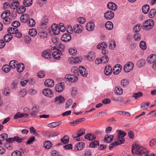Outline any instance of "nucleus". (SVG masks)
Returning <instances> with one entry per match:
<instances>
[{"mask_svg": "<svg viewBox=\"0 0 156 156\" xmlns=\"http://www.w3.org/2000/svg\"><path fill=\"white\" fill-rule=\"evenodd\" d=\"M131 150L132 153L133 154L142 155L146 153L145 156H155V154L153 153L149 155L147 150L137 143H135L133 144Z\"/></svg>", "mask_w": 156, "mask_h": 156, "instance_id": "obj_1", "label": "nucleus"}, {"mask_svg": "<svg viewBox=\"0 0 156 156\" xmlns=\"http://www.w3.org/2000/svg\"><path fill=\"white\" fill-rule=\"evenodd\" d=\"M154 25V21L152 19H149L145 21L143 25L144 29L150 30L153 27Z\"/></svg>", "mask_w": 156, "mask_h": 156, "instance_id": "obj_2", "label": "nucleus"}, {"mask_svg": "<svg viewBox=\"0 0 156 156\" xmlns=\"http://www.w3.org/2000/svg\"><path fill=\"white\" fill-rule=\"evenodd\" d=\"M118 134V137H117L118 141L121 144H122L125 141L124 137L126 135V133L123 130H119Z\"/></svg>", "mask_w": 156, "mask_h": 156, "instance_id": "obj_3", "label": "nucleus"}, {"mask_svg": "<svg viewBox=\"0 0 156 156\" xmlns=\"http://www.w3.org/2000/svg\"><path fill=\"white\" fill-rule=\"evenodd\" d=\"M134 64L132 62H127L123 67L124 71L126 73H127L131 71L133 68Z\"/></svg>", "mask_w": 156, "mask_h": 156, "instance_id": "obj_4", "label": "nucleus"}, {"mask_svg": "<svg viewBox=\"0 0 156 156\" xmlns=\"http://www.w3.org/2000/svg\"><path fill=\"white\" fill-rule=\"evenodd\" d=\"M65 81H69L72 83H75L77 81L78 78L74 75L68 74L65 76Z\"/></svg>", "mask_w": 156, "mask_h": 156, "instance_id": "obj_5", "label": "nucleus"}, {"mask_svg": "<svg viewBox=\"0 0 156 156\" xmlns=\"http://www.w3.org/2000/svg\"><path fill=\"white\" fill-rule=\"evenodd\" d=\"M48 21V17L46 16H44L41 21L40 27L41 29H44L47 27V24Z\"/></svg>", "mask_w": 156, "mask_h": 156, "instance_id": "obj_6", "label": "nucleus"}, {"mask_svg": "<svg viewBox=\"0 0 156 156\" xmlns=\"http://www.w3.org/2000/svg\"><path fill=\"white\" fill-rule=\"evenodd\" d=\"M43 94L45 96L51 98L53 97V94L52 90L50 88L44 89L43 90Z\"/></svg>", "mask_w": 156, "mask_h": 156, "instance_id": "obj_7", "label": "nucleus"}, {"mask_svg": "<svg viewBox=\"0 0 156 156\" xmlns=\"http://www.w3.org/2000/svg\"><path fill=\"white\" fill-rule=\"evenodd\" d=\"M114 16V12L111 10L107 11L104 14V17L107 20H111L113 18Z\"/></svg>", "mask_w": 156, "mask_h": 156, "instance_id": "obj_8", "label": "nucleus"}, {"mask_svg": "<svg viewBox=\"0 0 156 156\" xmlns=\"http://www.w3.org/2000/svg\"><path fill=\"white\" fill-rule=\"evenodd\" d=\"M42 56L46 59L51 58V51L48 49L44 51L42 53Z\"/></svg>", "mask_w": 156, "mask_h": 156, "instance_id": "obj_9", "label": "nucleus"}, {"mask_svg": "<svg viewBox=\"0 0 156 156\" xmlns=\"http://www.w3.org/2000/svg\"><path fill=\"white\" fill-rule=\"evenodd\" d=\"M29 115V114L27 113H21L20 112H18L14 115V119H17L18 118L22 117H27Z\"/></svg>", "mask_w": 156, "mask_h": 156, "instance_id": "obj_10", "label": "nucleus"}, {"mask_svg": "<svg viewBox=\"0 0 156 156\" xmlns=\"http://www.w3.org/2000/svg\"><path fill=\"white\" fill-rule=\"evenodd\" d=\"M83 30V27L80 24H76L73 27V30L76 33L79 34L81 33Z\"/></svg>", "mask_w": 156, "mask_h": 156, "instance_id": "obj_11", "label": "nucleus"}, {"mask_svg": "<svg viewBox=\"0 0 156 156\" xmlns=\"http://www.w3.org/2000/svg\"><path fill=\"white\" fill-rule=\"evenodd\" d=\"M147 62L150 64L156 62V55L152 54L149 55L147 59Z\"/></svg>", "mask_w": 156, "mask_h": 156, "instance_id": "obj_12", "label": "nucleus"}, {"mask_svg": "<svg viewBox=\"0 0 156 156\" xmlns=\"http://www.w3.org/2000/svg\"><path fill=\"white\" fill-rule=\"evenodd\" d=\"M65 100L62 96L60 95L56 97L55 99L54 102L58 104H60L65 101Z\"/></svg>", "mask_w": 156, "mask_h": 156, "instance_id": "obj_13", "label": "nucleus"}, {"mask_svg": "<svg viewBox=\"0 0 156 156\" xmlns=\"http://www.w3.org/2000/svg\"><path fill=\"white\" fill-rule=\"evenodd\" d=\"M64 83L62 82L58 83L55 86V89L57 92L60 93L62 92L64 88Z\"/></svg>", "mask_w": 156, "mask_h": 156, "instance_id": "obj_14", "label": "nucleus"}, {"mask_svg": "<svg viewBox=\"0 0 156 156\" xmlns=\"http://www.w3.org/2000/svg\"><path fill=\"white\" fill-rule=\"evenodd\" d=\"M51 29L54 34L58 35L59 33V29L58 25L56 24H53L51 26Z\"/></svg>", "mask_w": 156, "mask_h": 156, "instance_id": "obj_15", "label": "nucleus"}, {"mask_svg": "<svg viewBox=\"0 0 156 156\" xmlns=\"http://www.w3.org/2000/svg\"><path fill=\"white\" fill-rule=\"evenodd\" d=\"M71 39V35L68 34H64L61 37V40L65 42L69 41Z\"/></svg>", "mask_w": 156, "mask_h": 156, "instance_id": "obj_16", "label": "nucleus"}, {"mask_svg": "<svg viewBox=\"0 0 156 156\" xmlns=\"http://www.w3.org/2000/svg\"><path fill=\"white\" fill-rule=\"evenodd\" d=\"M29 16L28 14H24L22 15L20 17L21 21L23 23H26L28 22Z\"/></svg>", "mask_w": 156, "mask_h": 156, "instance_id": "obj_17", "label": "nucleus"}, {"mask_svg": "<svg viewBox=\"0 0 156 156\" xmlns=\"http://www.w3.org/2000/svg\"><path fill=\"white\" fill-rule=\"evenodd\" d=\"M85 144L83 142H79L76 145L74 149L76 151L81 150L83 148Z\"/></svg>", "mask_w": 156, "mask_h": 156, "instance_id": "obj_18", "label": "nucleus"}, {"mask_svg": "<svg viewBox=\"0 0 156 156\" xmlns=\"http://www.w3.org/2000/svg\"><path fill=\"white\" fill-rule=\"evenodd\" d=\"M112 67L110 65H107L104 70V73L105 75H110L112 73Z\"/></svg>", "mask_w": 156, "mask_h": 156, "instance_id": "obj_19", "label": "nucleus"}, {"mask_svg": "<svg viewBox=\"0 0 156 156\" xmlns=\"http://www.w3.org/2000/svg\"><path fill=\"white\" fill-rule=\"evenodd\" d=\"M108 9L112 10L115 11L117 8V5L114 3L112 2H109L107 5Z\"/></svg>", "mask_w": 156, "mask_h": 156, "instance_id": "obj_20", "label": "nucleus"}, {"mask_svg": "<svg viewBox=\"0 0 156 156\" xmlns=\"http://www.w3.org/2000/svg\"><path fill=\"white\" fill-rule=\"evenodd\" d=\"M44 84L48 87H52L54 84V81L51 79H47L45 81Z\"/></svg>", "mask_w": 156, "mask_h": 156, "instance_id": "obj_21", "label": "nucleus"}, {"mask_svg": "<svg viewBox=\"0 0 156 156\" xmlns=\"http://www.w3.org/2000/svg\"><path fill=\"white\" fill-rule=\"evenodd\" d=\"M62 52H58L57 51H54L52 53V56L55 59L57 60H59L61 56L62 55Z\"/></svg>", "mask_w": 156, "mask_h": 156, "instance_id": "obj_22", "label": "nucleus"}, {"mask_svg": "<svg viewBox=\"0 0 156 156\" xmlns=\"http://www.w3.org/2000/svg\"><path fill=\"white\" fill-rule=\"evenodd\" d=\"M94 25L93 22L88 23L86 26V29L88 31L93 30L94 29Z\"/></svg>", "mask_w": 156, "mask_h": 156, "instance_id": "obj_23", "label": "nucleus"}, {"mask_svg": "<svg viewBox=\"0 0 156 156\" xmlns=\"http://www.w3.org/2000/svg\"><path fill=\"white\" fill-rule=\"evenodd\" d=\"M85 138L89 140H92L96 138L95 136L93 134H87L84 136Z\"/></svg>", "mask_w": 156, "mask_h": 156, "instance_id": "obj_24", "label": "nucleus"}, {"mask_svg": "<svg viewBox=\"0 0 156 156\" xmlns=\"http://www.w3.org/2000/svg\"><path fill=\"white\" fill-rule=\"evenodd\" d=\"M52 146V144L50 141L46 140L43 143V146L45 149H49Z\"/></svg>", "mask_w": 156, "mask_h": 156, "instance_id": "obj_25", "label": "nucleus"}, {"mask_svg": "<svg viewBox=\"0 0 156 156\" xmlns=\"http://www.w3.org/2000/svg\"><path fill=\"white\" fill-rule=\"evenodd\" d=\"M79 71L81 75L83 76H86L87 74L85 69L83 66L80 67L79 68Z\"/></svg>", "mask_w": 156, "mask_h": 156, "instance_id": "obj_26", "label": "nucleus"}, {"mask_svg": "<svg viewBox=\"0 0 156 156\" xmlns=\"http://www.w3.org/2000/svg\"><path fill=\"white\" fill-rule=\"evenodd\" d=\"M114 136L112 135H106L104 138V140L107 143L111 142L113 139Z\"/></svg>", "mask_w": 156, "mask_h": 156, "instance_id": "obj_27", "label": "nucleus"}, {"mask_svg": "<svg viewBox=\"0 0 156 156\" xmlns=\"http://www.w3.org/2000/svg\"><path fill=\"white\" fill-rule=\"evenodd\" d=\"M61 122H53L48 124V126L51 128H55L61 124Z\"/></svg>", "mask_w": 156, "mask_h": 156, "instance_id": "obj_28", "label": "nucleus"}, {"mask_svg": "<svg viewBox=\"0 0 156 156\" xmlns=\"http://www.w3.org/2000/svg\"><path fill=\"white\" fill-rule=\"evenodd\" d=\"M105 27L108 30H111L113 29V25L112 22L110 21H108L105 24Z\"/></svg>", "mask_w": 156, "mask_h": 156, "instance_id": "obj_29", "label": "nucleus"}, {"mask_svg": "<svg viewBox=\"0 0 156 156\" xmlns=\"http://www.w3.org/2000/svg\"><path fill=\"white\" fill-rule=\"evenodd\" d=\"M95 55L93 51L90 52L88 54L87 58L90 61H92L94 59Z\"/></svg>", "mask_w": 156, "mask_h": 156, "instance_id": "obj_30", "label": "nucleus"}, {"mask_svg": "<svg viewBox=\"0 0 156 156\" xmlns=\"http://www.w3.org/2000/svg\"><path fill=\"white\" fill-rule=\"evenodd\" d=\"M115 92L117 94L121 95L122 94L123 90L120 87L117 86L115 88Z\"/></svg>", "mask_w": 156, "mask_h": 156, "instance_id": "obj_31", "label": "nucleus"}, {"mask_svg": "<svg viewBox=\"0 0 156 156\" xmlns=\"http://www.w3.org/2000/svg\"><path fill=\"white\" fill-rule=\"evenodd\" d=\"M18 62L17 61L15 60H12L9 63V66L10 68L12 69L16 68L17 67V64Z\"/></svg>", "mask_w": 156, "mask_h": 156, "instance_id": "obj_32", "label": "nucleus"}, {"mask_svg": "<svg viewBox=\"0 0 156 156\" xmlns=\"http://www.w3.org/2000/svg\"><path fill=\"white\" fill-rule=\"evenodd\" d=\"M146 63L145 60L141 59L139 60L136 63V65L138 67L140 68L144 66Z\"/></svg>", "mask_w": 156, "mask_h": 156, "instance_id": "obj_33", "label": "nucleus"}, {"mask_svg": "<svg viewBox=\"0 0 156 156\" xmlns=\"http://www.w3.org/2000/svg\"><path fill=\"white\" fill-rule=\"evenodd\" d=\"M17 70L19 73L22 72L24 68V66L22 63H20L17 64Z\"/></svg>", "mask_w": 156, "mask_h": 156, "instance_id": "obj_34", "label": "nucleus"}, {"mask_svg": "<svg viewBox=\"0 0 156 156\" xmlns=\"http://www.w3.org/2000/svg\"><path fill=\"white\" fill-rule=\"evenodd\" d=\"M121 84L123 87H127L129 85V81L126 79H123L121 82Z\"/></svg>", "mask_w": 156, "mask_h": 156, "instance_id": "obj_35", "label": "nucleus"}, {"mask_svg": "<svg viewBox=\"0 0 156 156\" xmlns=\"http://www.w3.org/2000/svg\"><path fill=\"white\" fill-rule=\"evenodd\" d=\"M150 9V6L149 5L145 4L142 8L143 12L145 14H147Z\"/></svg>", "mask_w": 156, "mask_h": 156, "instance_id": "obj_36", "label": "nucleus"}, {"mask_svg": "<svg viewBox=\"0 0 156 156\" xmlns=\"http://www.w3.org/2000/svg\"><path fill=\"white\" fill-rule=\"evenodd\" d=\"M10 14V12L9 10H5L1 14V17L2 19L7 18L9 16Z\"/></svg>", "mask_w": 156, "mask_h": 156, "instance_id": "obj_37", "label": "nucleus"}, {"mask_svg": "<svg viewBox=\"0 0 156 156\" xmlns=\"http://www.w3.org/2000/svg\"><path fill=\"white\" fill-rule=\"evenodd\" d=\"M26 11V8L23 6H20L16 10V12L19 14H22Z\"/></svg>", "mask_w": 156, "mask_h": 156, "instance_id": "obj_38", "label": "nucleus"}, {"mask_svg": "<svg viewBox=\"0 0 156 156\" xmlns=\"http://www.w3.org/2000/svg\"><path fill=\"white\" fill-rule=\"evenodd\" d=\"M17 30L16 28L9 27L8 29L7 32L9 33L14 35L16 32H17Z\"/></svg>", "mask_w": 156, "mask_h": 156, "instance_id": "obj_39", "label": "nucleus"}, {"mask_svg": "<svg viewBox=\"0 0 156 156\" xmlns=\"http://www.w3.org/2000/svg\"><path fill=\"white\" fill-rule=\"evenodd\" d=\"M29 35L31 37H34L37 34V32L36 29H30L29 31Z\"/></svg>", "mask_w": 156, "mask_h": 156, "instance_id": "obj_40", "label": "nucleus"}, {"mask_svg": "<svg viewBox=\"0 0 156 156\" xmlns=\"http://www.w3.org/2000/svg\"><path fill=\"white\" fill-rule=\"evenodd\" d=\"M23 3L25 6L29 7L32 3V0H24Z\"/></svg>", "mask_w": 156, "mask_h": 156, "instance_id": "obj_41", "label": "nucleus"}, {"mask_svg": "<svg viewBox=\"0 0 156 156\" xmlns=\"http://www.w3.org/2000/svg\"><path fill=\"white\" fill-rule=\"evenodd\" d=\"M19 3L18 1H17L16 0H13V2L11 4V8H13V9H15V8H17V6L19 5Z\"/></svg>", "mask_w": 156, "mask_h": 156, "instance_id": "obj_42", "label": "nucleus"}, {"mask_svg": "<svg viewBox=\"0 0 156 156\" xmlns=\"http://www.w3.org/2000/svg\"><path fill=\"white\" fill-rule=\"evenodd\" d=\"M12 38V37L11 36V35L9 34H5L3 37L4 41L7 42H9Z\"/></svg>", "mask_w": 156, "mask_h": 156, "instance_id": "obj_43", "label": "nucleus"}, {"mask_svg": "<svg viewBox=\"0 0 156 156\" xmlns=\"http://www.w3.org/2000/svg\"><path fill=\"white\" fill-rule=\"evenodd\" d=\"M2 69L5 73H7L10 70L11 68L9 65H5L2 67Z\"/></svg>", "mask_w": 156, "mask_h": 156, "instance_id": "obj_44", "label": "nucleus"}, {"mask_svg": "<svg viewBox=\"0 0 156 156\" xmlns=\"http://www.w3.org/2000/svg\"><path fill=\"white\" fill-rule=\"evenodd\" d=\"M61 140L64 144H67L69 143V138L68 136L65 135L61 139Z\"/></svg>", "mask_w": 156, "mask_h": 156, "instance_id": "obj_45", "label": "nucleus"}, {"mask_svg": "<svg viewBox=\"0 0 156 156\" xmlns=\"http://www.w3.org/2000/svg\"><path fill=\"white\" fill-rule=\"evenodd\" d=\"M107 47L106 44L104 42H102L101 44H99L97 46V48L99 49H102L106 48Z\"/></svg>", "mask_w": 156, "mask_h": 156, "instance_id": "obj_46", "label": "nucleus"}, {"mask_svg": "<svg viewBox=\"0 0 156 156\" xmlns=\"http://www.w3.org/2000/svg\"><path fill=\"white\" fill-rule=\"evenodd\" d=\"M28 22V25L30 27H34L36 24L35 20L32 18L29 19Z\"/></svg>", "mask_w": 156, "mask_h": 156, "instance_id": "obj_47", "label": "nucleus"}, {"mask_svg": "<svg viewBox=\"0 0 156 156\" xmlns=\"http://www.w3.org/2000/svg\"><path fill=\"white\" fill-rule=\"evenodd\" d=\"M57 46V50H58L60 52H62L64 51L65 46L59 43V44H58Z\"/></svg>", "mask_w": 156, "mask_h": 156, "instance_id": "obj_48", "label": "nucleus"}, {"mask_svg": "<svg viewBox=\"0 0 156 156\" xmlns=\"http://www.w3.org/2000/svg\"><path fill=\"white\" fill-rule=\"evenodd\" d=\"M25 139V138L20 137L17 136H14V141H16L18 143H21Z\"/></svg>", "mask_w": 156, "mask_h": 156, "instance_id": "obj_49", "label": "nucleus"}, {"mask_svg": "<svg viewBox=\"0 0 156 156\" xmlns=\"http://www.w3.org/2000/svg\"><path fill=\"white\" fill-rule=\"evenodd\" d=\"M156 11L155 9H151L148 14V16L150 18L154 17L156 14Z\"/></svg>", "mask_w": 156, "mask_h": 156, "instance_id": "obj_50", "label": "nucleus"}, {"mask_svg": "<svg viewBox=\"0 0 156 156\" xmlns=\"http://www.w3.org/2000/svg\"><path fill=\"white\" fill-rule=\"evenodd\" d=\"M142 26L140 24L136 25L134 27L133 31L134 32H139Z\"/></svg>", "mask_w": 156, "mask_h": 156, "instance_id": "obj_51", "label": "nucleus"}, {"mask_svg": "<svg viewBox=\"0 0 156 156\" xmlns=\"http://www.w3.org/2000/svg\"><path fill=\"white\" fill-rule=\"evenodd\" d=\"M69 52L71 55H75L77 53V50L74 48H70L69 49Z\"/></svg>", "mask_w": 156, "mask_h": 156, "instance_id": "obj_52", "label": "nucleus"}, {"mask_svg": "<svg viewBox=\"0 0 156 156\" xmlns=\"http://www.w3.org/2000/svg\"><path fill=\"white\" fill-rule=\"evenodd\" d=\"M8 136V134L6 133H4L0 135V144H2V141L6 139Z\"/></svg>", "mask_w": 156, "mask_h": 156, "instance_id": "obj_53", "label": "nucleus"}, {"mask_svg": "<svg viewBox=\"0 0 156 156\" xmlns=\"http://www.w3.org/2000/svg\"><path fill=\"white\" fill-rule=\"evenodd\" d=\"M100 60L102 62V63L105 64L108 62L109 60V58L106 55H104L100 58Z\"/></svg>", "mask_w": 156, "mask_h": 156, "instance_id": "obj_54", "label": "nucleus"}, {"mask_svg": "<svg viewBox=\"0 0 156 156\" xmlns=\"http://www.w3.org/2000/svg\"><path fill=\"white\" fill-rule=\"evenodd\" d=\"M109 48L112 49H114L116 47V44L115 41L114 40H111L110 43Z\"/></svg>", "mask_w": 156, "mask_h": 156, "instance_id": "obj_55", "label": "nucleus"}, {"mask_svg": "<svg viewBox=\"0 0 156 156\" xmlns=\"http://www.w3.org/2000/svg\"><path fill=\"white\" fill-rule=\"evenodd\" d=\"M99 145V142L98 141H94L91 142L89 145V146L90 147L94 148L97 146Z\"/></svg>", "mask_w": 156, "mask_h": 156, "instance_id": "obj_56", "label": "nucleus"}, {"mask_svg": "<svg viewBox=\"0 0 156 156\" xmlns=\"http://www.w3.org/2000/svg\"><path fill=\"white\" fill-rule=\"evenodd\" d=\"M143 94L141 92H139L137 93H135L133 94V97L135 98V99H136L143 96Z\"/></svg>", "mask_w": 156, "mask_h": 156, "instance_id": "obj_57", "label": "nucleus"}, {"mask_svg": "<svg viewBox=\"0 0 156 156\" xmlns=\"http://www.w3.org/2000/svg\"><path fill=\"white\" fill-rule=\"evenodd\" d=\"M85 130L83 129H80L78 131V133L76 134L77 136H80L83 135L85 133Z\"/></svg>", "mask_w": 156, "mask_h": 156, "instance_id": "obj_58", "label": "nucleus"}, {"mask_svg": "<svg viewBox=\"0 0 156 156\" xmlns=\"http://www.w3.org/2000/svg\"><path fill=\"white\" fill-rule=\"evenodd\" d=\"M140 47L143 50H145L147 47L145 42L144 41H141L140 43Z\"/></svg>", "mask_w": 156, "mask_h": 156, "instance_id": "obj_59", "label": "nucleus"}, {"mask_svg": "<svg viewBox=\"0 0 156 156\" xmlns=\"http://www.w3.org/2000/svg\"><path fill=\"white\" fill-rule=\"evenodd\" d=\"M12 156H22V153L21 151H16L12 154Z\"/></svg>", "mask_w": 156, "mask_h": 156, "instance_id": "obj_60", "label": "nucleus"}, {"mask_svg": "<svg viewBox=\"0 0 156 156\" xmlns=\"http://www.w3.org/2000/svg\"><path fill=\"white\" fill-rule=\"evenodd\" d=\"M120 144H120L119 142L118 141L114 142L110 144V145L109 146V149H113V148L114 147V146L116 145H119Z\"/></svg>", "mask_w": 156, "mask_h": 156, "instance_id": "obj_61", "label": "nucleus"}, {"mask_svg": "<svg viewBox=\"0 0 156 156\" xmlns=\"http://www.w3.org/2000/svg\"><path fill=\"white\" fill-rule=\"evenodd\" d=\"M56 37H53L52 38V41L54 44H56V45L57 46L58 44H59L60 41Z\"/></svg>", "mask_w": 156, "mask_h": 156, "instance_id": "obj_62", "label": "nucleus"}, {"mask_svg": "<svg viewBox=\"0 0 156 156\" xmlns=\"http://www.w3.org/2000/svg\"><path fill=\"white\" fill-rule=\"evenodd\" d=\"M35 140V138L34 136H32L30 137L28 140L27 143L28 144H30L32 143Z\"/></svg>", "mask_w": 156, "mask_h": 156, "instance_id": "obj_63", "label": "nucleus"}, {"mask_svg": "<svg viewBox=\"0 0 156 156\" xmlns=\"http://www.w3.org/2000/svg\"><path fill=\"white\" fill-rule=\"evenodd\" d=\"M20 22L17 21H14L12 23V25L16 27L17 28L20 25Z\"/></svg>", "mask_w": 156, "mask_h": 156, "instance_id": "obj_64", "label": "nucleus"}]
</instances>
